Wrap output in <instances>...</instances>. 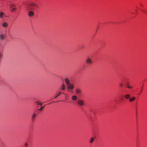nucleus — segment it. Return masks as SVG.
I'll use <instances>...</instances> for the list:
<instances>
[{
	"label": "nucleus",
	"mask_w": 147,
	"mask_h": 147,
	"mask_svg": "<svg viewBox=\"0 0 147 147\" xmlns=\"http://www.w3.org/2000/svg\"><path fill=\"white\" fill-rule=\"evenodd\" d=\"M36 6V4L33 2H30L27 5L26 8L28 10H32L34 9V7Z\"/></svg>",
	"instance_id": "nucleus-1"
},
{
	"label": "nucleus",
	"mask_w": 147,
	"mask_h": 147,
	"mask_svg": "<svg viewBox=\"0 0 147 147\" xmlns=\"http://www.w3.org/2000/svg\"><path fill=\"white\" fill-rule=\"evenodd\" d=\"M6 36L5 34H0V40L1 41L3 40L5 38Z\"/></svg>",
	"instance_id": "nucleus-2"
},
{
	"label": "nucleus",
	"mask_w": 147,
	"mask_h": 147,
	"mask_svg": "<svg viewBox=\"0 0 147 147\" xmlns=\"http://www.w3.org/2000/svg\"><path fill=\"white\" fill-rule=\"evenodd\" d=\"M86 62L89 65H91L92 63V60L90 58H87L86 59Z\"/></svg>",
	"instance_id": "nucleus-3"
},
{
	"label": "nucleus",
	"mask_w": 147,
	"mask_h": 147,
	"mask_svg": "<svg viewBox=\"0 0 147 147\" xmlns=\"http://www.w3.org/2000/svg\"><path fill=\"white\" fill-rule=\"evenodd\" d=\"M67 86L68 88L69 89L72 90L74 88V86L73 84L71 83L69 84Z\"/></svg>",
	"instance_id": "nucleus-4"
},
{
	"label": "nucleus",
	"mask_w": 147,
	"mask_h": 147,
	"mask_svg": "<svg viewBox=\"0 0 147 147\" xmlns=\"http://www.w3.org/2000/svg\"><path fill=\"white\" fill-rule=\"evenodd\" d=\"M78 104L80 106H82L84 105V101L82 100H80L78 101Z\"/></svg>",
	"instance_id": "nucleus-5"
},
{
	"label": "nucleus",
	"mask_w": 147,
	"mask_h": 147,
	"mask_svg": "<svg viewBox=\"0 0 147 147\" xmlns=\"http://www.w3.org/2000/svg\"><path fill=\"white\" fill-rule=\"evenodd\" d=\"M36 115L35 113H33L31 116V119L32 121H34L36 116Z\"/></svg>",
	"instance_id": "nucleus-6"
},
{
	"label": "nucleus",
	"mask_w": 147,
	"mask_h": 147,
	"mask_svg": "<svg viewBox=\"0 0 147 147\" xmlns=\"http://www.w3.org/2000/svg\"><path fill=\"white\" fill-rule=\"evenodd\" d=\"M65 85L64 84H63L60 87L61 90H64L65 89Z\"/></svg>",
	"instance_id": "nucleus-7"
},
{
	"label": "nucleus",
	"mask_w": 147,
	"mask_h": 147,
	"mask_svg": "<svg viewBox=\"0 0 147 147\" xmlns=\"http://www.w3.org/2000/svg\"><path fill=\"white\" fill-rule=\"evenodd\" d=\"M135 99H136V98L134 96H133V97H131V98H129V101L130 102H132L133 101H134L135 100Z\"/></svg>",
	"instance_id": "nucleus-8"
},
{
	"label": "nucleus",
	"mask_w": 147,
	"mask_h": 147,
	"mask_svg": "<svg viewBox=\"0 0 147 147\" xmlns=\"http://www.w3.org/2000/svg\"><path fill=\"white\" fill-rule=\"evenodd\" d=\"M8 26V24L6 22H3L2 24V26L3 28H7Z\"/></svg>",
	"instance_id": "nucleus-9"
},
{
	"label": "nucleus",
	"mask_w": 147,
	"mask_h": 147,
	"mask_svg": "<svg viewBox=\"0 0 147 147\" xmlns=\"http://www.w3.org/2000/svg\"><path fill=\"white\" fill-rule=\"evenodd\" d=\"M34 15V13L33 11H30L28 14V15L30 17H31L33 16Z\"/></svg>",
	"instance_id": "nucleus-10"
},
{
	"label": "nucleus",
	"mask_w": 147,
	"mask_h": 147,
	"mask_svg": "<svg viewBox=\"0 0 147 147\" xmlns=\"http://www.w3.org/2000/svg\"><path fill=\"white\" fill-rule=\"evenodd\" d=\"M64 80L67 85L70 84L69 80L68 78H65L64 79Z\"/></svg>",
	"instance_id": "nucleus-11"
},
{
	"label": "nucleus",
	"mask_w": 147,
	"mask_h": 147,
	"mask_svg": "<svg viewBox=\"0 0 147 147\" xmlns=\"http://www.w3.org/2000/svg\"><path fill=\"white\" fill-rule=\"evenodd\" d=\"M124 97L126 99H129L130 97V95L129 94H127L125 95Z\"/></svg>",
	"instance_id": "nucleus-12"
},
{
	"label": "nucleus",
	"mask_w": 147,
	"mask_h": 147,
	"mask_svg": "<svg viewBox=\"0 0 147 147\" xmlns=\"http://www.w3.org/2000/svg\"><path fill=\"white\" fill-rule=\"evenodd\" d=\"M76 92L77 93L80 94L81 92V91L80 89L79 88H77L76 89Z\"/></svg>",
	"instance_id": "nucleus-13"
},
{
	"label": "nucleus",
	"mask_w": 147,
	"mask_h": 147,
	"mask_svg": "<svg viewBox=\"0 0 147 147\" xmlns=\"http://www.w3.org/2000/svg\"><path fill=\"white\" fill-rule=\"evenodd\" d=\"M94 138H91L89 140V142L90 144H92L94 141Z\"/></svg>",
	"instance_id": "nucleus-14"
},
{
	"label": "nucleus",
	"mask_w": 147,
	"mask_h": 147,
	"mask_svg": "<svg viewBox=\"0 0 147 147\" xmlns=\"http://www.w3.org/2000/svg\"><path fill=\"white\" fill-rule=\"evenodd\" d=\"M62 92L61 91H59L57 95L54 97L55 98H56L59 96L61 94Z\"/></svg>",
	"instance_id": "nucleus-15"
},
{
	"label": "nucleus",
	"mask_w": 147,
	"mask_h": 147,
	"mask_svg": "<svg viewBox=\"0 0 147 147\" xmlns=\"http://www.w3.org/2000/svg\"><path fill=\"white\" fill-rule=\"evenodd\" d=\"M77 97L75 95L72 96L71 99L73 100H76L77 99Z\"/></svg>",
	"instance_id": "nucleus-16"
},
{
	"label": "nucleus",
	"mask_w": 147,
	"mask_h": 147,
	"mask_svg": "<svg viewBox=\"0 0 147 147\" xmlns=\"http://www.w3.org/2000/svg\"><path fill=\"white\" fill-rule=\"evenodd\" d=\"M4 15V13L2 12H0V18H2L3 15Z\"/></svg>",
	"instance_id": "nucleus-17"
},
{
	"label": "nucleus",
	"mask_w": 147,
	"mask_h": 147,
	"mask_svg": "<svg viewBox=\"0 0 147 147\" xmlns=\"http://www.w3.org/2000/svg\"><path fill=\"white\" fill-rule=\"evenodd\" d=\"M36 103L38 105H42V103L38 101H36Z\"/></svg>",
	"instance_id": "nucleus-18"
},
{
	"label": "nucleus",
	"mask_w": 147,
	"mask_h": 147,
	"mask_svg": "<svg viewBox=\"0 0 147 147\" xmlns=\"http://www.w3.org/2000/svg\"><path fill=\"white\" fill-rule=\"evenodd\" d=\"M45 107V106H44L43 107H40V108L39 109H38V111H42L43 109Z\"/></svg>",
	"instance_id": "nucleus-19"
},
{
	"label": "nucleus",
	"mask_w": 147,
	"mask_h": 147,
	"mask_svg": "<svg viewBox=\"0 0 147 147\" xmlns=\"http://www.w3.org/2000/svg\"><path fill=\"white\" fill-rule=\"evenodd\" d=\"M119 86L120 87H122V86H123V84L122 83H120L119 84Z\"/></svg>",
	"instance_id": "nucleus-20"
},
{
	"label": "nucleus",
	"mask_w": 147,
	"mask_h": 147,
	"mask_svg": "<svg viewBox=\"0 0 147 147\" xmlns=\"http://www.w3.org/2000/svg\"><path fill=\"white\" fill-rule=\"evenodd\" d=\"M3 57V54L2 53L0 52V59L2 58Z\"/></svg>",
	"instance_id": "nucleus-21"
},
{
	"label": "nucleus",
	"mask_w": 147,
	"mask_h": 147,
	"mask_svg": "<svg viewBox=\"0 0 147 147\" xmlns=\"http://www.w3.org/2000/svg\"><path fill=\"white\" fill-rule=\"evenodd\" d=\"M15 6V5H13V4H12V5H11L10 6V7L11 9H12V8H13V6Z\"/></svg>",
	"instance_id": "nucleus-22"
},
{
	"label": "nucleus",
	"mask_w": 147,
	"mask_h": 147,
	"mask_svg": "<svg viewBox=\"0 0 147 147\" xmlns=\"http://www.w3.org/2000/svg\"><path fill=\"white\" fill-rule=\"evenodd\" d=\"M16 9V8H12L11 9V11H15Z\"/></svg>",
	"instance_id": "nucleus-23"
},
{
	"label": "nucleus",
	"mask_w": 147,
	"mask_h": 147,
	"mask_svg": "<svg viewBox=\"0 0 147 147\" xmlns=\"http://www.w3.org/2000/svg\"><path fill=\"white\" fill-rule=\"evenodd\" d=\"M127 87L129 88H132V87L127 85Z\"/></svg>",
	"instance_id": "nucleus-24"
},
{
	"label": "nucleus",
	"mask_w": 147,
	"mask_h": 147,
	"mask_svg": "<svg viewBox=\"0 0 147 147\" xmlns=\"http://www.w3.org/2000/svg\"><path fill=\"white\" fill-rule=\"evenodd\" d=\"M25 146H28V144H27V143H26L25 144Z\"/></svg>",
	"instance_id": "nucleus-25"
}]
</instances>
